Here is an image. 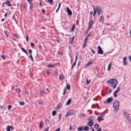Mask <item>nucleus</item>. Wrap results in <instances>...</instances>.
Here are the masks:
<instances>
[{
	"instance_id": "obj_56",
	"label": "nucleus",
	"mask_w": 131,
	"mask_h": 131,
	"mask_svg": "<svg viewBox=\"0 0 131 131\" xmlns=\"http://www.w3.org/2000/svg\"><path fill=\"white\" fill-rule=\"evenodd\" d=\"M126 58H127V57H124L123 58V61H126Z\"/></svg>"
},
{
	"instance_id": "obj_62",
	"label": "nucleus",
	"mask_w": 131,
	"mask_h": 131,
	"mask_svg": "<svg viewBox=\"0 0 131 131\" xmlns=\"http://www.w3.org/2000/svg\"><path fill=\"white\" fill-rule=\"evenodd\" d=\"M31 47H34V44L32 43H31Z\"/></svg>"
},
{
	"instance_id": "obj_21",
	"label": "nucleus",
	"mask_w": 131,
	"mask_h": 131,
	"mask_svg": "<svg viewBox=\"0 0 131 131\" xmlns=\"http://www.w3.org/2000/svg\"><path fill=\"white\" fill-rule=\"evenodd\" d=\"M92 62H91V60L86 65H85V67L88 66H89L92 63Z\"/></svg>"
},
{
	"instance_id": "obj_16",
	"label": "nucleus",
	"mask_w": 131,
	"mask_h": 131,
	"mask_svg": "<svg viewBox=\"0 0 131 131\" xmlns=\"http://www.w3.org/2000/svg\"><path fill=\"white\" fill-rule=\"evenodd\" d=\"M74 39V36L72 38H71V39L69 41V43L70 44H71L73 41Z\"/></svg>"
},
{
	"instance_id": "obj_39",
	"label": "nucleus",
	"mask_w": 131,
	"mask_h": 131,
	"mask_svg": "<svg viewBox=\"0 0 131 131\" xmlns=\"http://www.w3.org/2000/svg\"><path fill=\"white\" fill-rule=\"evenodd\" d=\"M70 85H67V89L68 90H69L70 89Z\"/></svg>"
},
{
	"instance_id": "obj_24",
	"label": "nucleus",
	"mask_w": 131,
	"mask_h": 131,
	"mask_svg": "<svg viewBox=\"0 0 131 131\" xmlns=\"http://www.w3.org/2000/svg\"><path fill=\"white\" fill-rule=\"evenodd\" d=\"M94 126L95 129L97 128L99 126V125L96 123L95 124Z\"/></svg>"
},
{
	"instance_id": "obj_51",
	"label": "nucleus",
	"mask_w": 131,
	"mask_h": 131,
	"mask_svg": "<svg viewBox=\"0 0 131 131\" xmlns=\"http://www.w3.org/2000/svg\"><path fill=\"white\" fill-rule=\"evenodd\" d=\"M61 114H60L59 115V121H60L61 120Z\"/></svg>"
},
{
	"instance_id": "obj_3",
	"label": "nucleus",
	"mask_w": 131,
	"mask_h": 131,
	"mask_svg": "<svg viewBox=\"0 0 131 131\" xmlns=\"http://www.w3.org/2000/svg\"><path fill=\"white\" fill-rule=\"evenodd\" d=\"M96 10L98 15H100L101 12V8L100 7L97 6L96 7Z\"/></svg>"
},
{
	"instance_id": "obj_29",
	"label": "nucleus",
	"mask_w": 131,
	"mask_h": 131,
	"mask_svg": "<svg viewBox=\"0 0 131 131\" xmlns=\"http://www.w3.org/2000/svg\"><path fill=\"white\" fill-rule=\"evenodd\" d=\"M47 67L48 68H53L54 67V66L53 65L50 64Z\"/></svg>"
},
{
	"instance_id": "obj_46",
	"label": "nucleus",
	"mask_w": 131,
	"mask_h": 131,
	"mask_svg": "<svg viewBox=\"0 0 131 131\" xmlns=\"http://www.w3.org/2000/svg\"><path fill=\"white\" fill-rule=\"evenodd\" d=\"M104 114H105V113H104V112H103L101 114V115L102 117H104Z\"/></svg>"
},
{
	"instance_id": "obj_58",
	"label": "nucleus",
	"mask_w": 131,
	"mask_h": 131,
	"mask_svg": "<svg viewBox=\"0 0 131 131\" xmlns=\"http://www.w3.org/2000/svg\"><path fill=\"white\" fill-rule=\"evenodd\" d=\"M49 127H47L45 129V131H47L48 130V129H49Z\"/></svg>"
},
{
	"instance_id": "obj_40",
	"label": "nucleus",
	"mask_w": 131,
	"mask_h": 131,
	"mask_svg": "<svg viewBox=\"0 0 131 131\" xmlns=\"http://www.w3.org/2000/svg\"><path fill=\"white\" fill-rule=\"evenodd\" d=\"M48 1L50 4L52 5V3L53 2V0H48Z\"/></svg>"
},
{
	"instance_id": "obj_42",
	"label": "nucleus",
	"mask_w": 131,
	"mask_h": 131,
	"mask_svg": "<svg viewBox=\"0 0 131 131\" xmlns=\"http://www.w3.org/2000/svg\"><path fill=\"white\" fill-rule=\"evenodd\" d=\"M29 57L30 58H31V59L32 61L33 62V58L32 57V56L31 55V54H30Z\"/></svg>"
},
{
	"instance_id": "obj_43",
	"label": "nucleus",
	"mask_w": 131,
	"mask_h": 131,
	"mask_svg": "<svg viewBox=\"0 0 131 131\" xmlns=\"http://www.w3.org/2000/svg\"><path fill=\"white\" fill-rule=\"evenodd\" d=\"M1 57H2V58L4 60H5L6 58L5 56L3 55H1Z\"/></svg>"
},
{
	"instance_id": "obj_60",
	"label": "nucleus",
	"mask_w": 131,
	"mask_h": 131,
	"mask_svg": "<svg viewBox=\"0 0 131 131\" xmlns=\"http://www.w3.org/2000/svg\"><path fill=\"white\" fill-rule=\"evenodd\" d=\"M124 114L125 115H128V114L126 112H124Z\"/></svg>"
},
{
	"instance_id": "obj_38",
	"label": "nucleus",
	"mask_w": 131,
	"mask_h": 131,
	"mask_svg": "<svg viewBox=\"0 0 131 131\" xmlns=\"http://www.w3.org/2000/svg\"><path fill=\"white\" fill-rule=\"evenodd\" d=\"M127 64V62L126 61H123V64L124 66L126 65Z\"/></svg>"
},
{
	"instance_id": "obj_47",
	"label": "nucleus",
	"mask_w": 131,
	"mask_h": 131,
	"mask_svg": "<svg viewBox=\"0 0 131 131\" xmlns=\"http://www.w3.org/2000/svg\"><path fill=\"white\" fill-rule=\"evenodd\" d=\"M17 93H19L20 92L19 90L18 89H15Z\"/></svg>"
},
{
	"instance_id": "obj_12",
	"label": "nucleus",
	"mask_w": 131,
	"mask_h": 131,
	"mask_svg": "<svg viewBox=\"0 0 131 131\" xmlns=\"http://www.w3.org/2000/svg\"><path fill=\"white\" fill-rule=\"evenodd\" d=\"M78 58V56L77 55H76L75 56V62L73 63L72 66H73L75 67L76 65V63L77 61V60Z\"/></svg>"
},
{
	"instance_id": "obj_33",
	"label": "nucleus",
	"mask_w": 131,
	"mask_h": 131,
	"mask_svg": "<svg viewBox=\"0 0 131 131\" xmlns=\"http://www.w3.org/2000/svg\"><path fill=\"white\" fill-rule=\"evenodd\" d=\"M40 94L42 96H43L45 94L44 92L42 90L40 91Z\"/></svg>"
},
{
	"instance_id": "obj_23",
	"label": "nucleus",
	"mask_w": 131,
	"mask_h": 131,
	"mask_svg": "<svg viewBox=\"0 0 131 131\" xmlns=\"http://www.w3.org/2000/svg\"><path fill=\"white\" fill-rule=\"evenodd\" d=\"M75 27V25H72V29H71V32H73L74 31V29Z\"/></svg>"
},
{
	"instance_id": "obj_6",
	"label": "nucleus",
	"mask_w": 131,
	"mask_h": 131,
	"mask_svg": "<svg viewBox=\"0 0 131 131\" xmlns=\"http://www.w3.org/2000/svg\"><path fill=\"white\" fill-rule=\"evenodd\" d=\"M112 101V99L110 97H109L107 99L106 101H105L104 102V104H107V102L108 103H110Z\"/></svg>"
},
{
	"instance_id": "obj_32",
	"label": "nucleus",
	"mask_w": 131,
	"mask_h": 131,
	"mask_svg": "<svg viewBox=\"0 0 131 131\" xmlns=\"http://www.w3.org/2000/svg\"><path fill=\"white\" fill-rule=\"evenodd\" d=\"M54 74L56 75V76H57L58 75V72L56 71L55 70L54 71Z\"/></svg>"
},
{
	"instance_id": "obj_59",
	"label": "nucleus",
	"mask_w": 131,
	"mask_h": 131,
	"mask_svg": "<svg viewBox=\"0 0 131 131\" xmlns=\"http://www.w3.org/2000/svg\"><path fill=\"white\" fill-rule=\"evenodd\" d=\"M66 93V90L65 89H64V92H63V95H65V94Z\"/></svg>"
},
{
	"instance_id": "obj_15",
	"label": "nucleus",
	"mask_w": 131,
	"mask_h": 131,
	"mask_svg": "<svg viewBox=\"0 0 131 131\" xmlns=\"http://www.w3.org/2000/svg\"><path fill=\"white\" fill-rule=\"evenodd\" d=\"M99 19L100 21H102V23H103V22H104V21H103L102 20H104V17L102 15L101 16V17L99 18Z\"/></svg>"
},
{
	"instance_id": "obj_9",
	"label": "nucleus",
	"mask_w": 131,
	"mask_h": 131,
	"mask_svg": "<svg viewBox=\"0 0 131 131\" xmlns=\"http://www.w3.org/2000/svg\"><path fill=\"white\" fill-rule=\"evenodd\" d=\"M73 114L71 112L68 111L66 113L65 117H67L68 116H70Z\"/></svg>"
},
{
	"instance_id": "obj_53",
	"label": "nucleus",
	"mask_w": 131,
	"mask_h": 131,
	"mask_svg": "<svg viewBox=\"0 0 131 131\" xmlns=\"http://www.w3.org/2000/svg\"><path fill=\"white\" fill-rule=\"evenodd\" d=\"M28 39H29V38L28 37V36H26V40L27 42H28Z\"/></svg>"
},
{
	"instance_id": "obj_49",
	"label": "nucleus",
	"mask_w": 131,
	"mask_h": 131,
	"mask_svg": "<svg viewBox=\"0 0 131 131\" xmlns=\"http://www.w3.org/2000/svg\"><path fill=\"white\" fill-rule=\"evenodd\" d=\"M27 1L30 4H31L32 0H27Z\"/></svg>"
},
{
	"instance_id": "obj_45",
	"label": "nucleus",
	"mask_w": 131,
	"mask_h": 131,
	"mask_svg": "<svg viewBox=\"0 0 131 131\" xmlns=\"http://www.w3.org/2000/svg\"><path fill=\"white\" fill-rule=\"evenodd\" d=\"M86 42H84L83 46V48H84L86 46Z\"/></svg>"
},
{
	"instance_id": "obj_5",
	"label": "nucleus",
	"mask_w": 131,
	"mask_h": 131,
	"mask_svg": "<svg viewBox=\"0 0 131 131\" xmlns=\"http://www.w3.org/2000/svg\"><path fill=\"white\" fill-rule=\"evenodd\" d=\"M94 23L93 19H90L88 23V27L91 28Z\"/></svg>"
},
{
	"instance_id": "obj_36",
	"label": "nucleus",
	"mask_w": 131,
	"mask_h": 131,
	"mask_svg": "<svg viewBox=\"0 0 131 131\" xmlns=\"http://www.w3.org/2000/svg\"><path fill=\"white\" fill-rule=\"evenodd\" d=\"M0 107L1 109L3 111H4L5 110V108L4 106H1Z\"/></svg>"
},
{
	"instance_id": "obj_54",
	"label": "nucleus",
	"mask_w": 131,
	"mask_h": 131,
	"mask_svg": "<svg viewBox=\"0 0 131 131\" xmlns=\"http://www.w3.org/2000/svg\"><path fill=\"white\" fill-rule=\"evenodd\" d=\"M12 107V106L11 105H8V109L9 110H10V108Z\"/></svg>"
},
{
	"instance_id": "obj_48",
	"label": "nucleus",
	"mask_w": 131,
	"mask_h": 131,
	"mask_svg": "<svg viewBox=\"0 0 131 131\" xmlns=\"http://www.w3.org/2000/svg\"><path fill=\"white\" fill-rule=\"evenodd\" d=\"M9 126V128L12 130H13L14 129V127L13 126Z\"/></svg>"
},
{
	"instance_id": "obj_8",
	"label": "nucleus",
	"mask_w": 131,
	"mask_h": 131,
	"mask_svg": "<svg viewBox=\"0 0 131 131\" xmlns=\"http://www.w3.org/2000/svg\"><path fill=\"white\" fill-rule=\"evenodd\" d=\"M95 117L94 116H92L88 119V120L89 121H91L93 122L95 120Z\"/></svg>"
},
{
	"instance_id": "obj_13",
	"label": "nucleus",
	"mask_w": 131,
	"mask_h": 131,
	"mask_svg": "<svg viewBox=\"0 0 131 131\" xmlns=\"http://www.w3.org/2000/svg\"><path fill=\"white\" fill-rule=\"evenodd\" d=\"M20 48L23 52L25 53L27 56H28V54L27 51L24 48L20 47Z\"/></svg>"
},
{
	"instance_id": "obj_57",
	"label": "nucleus",
	"mask_w": 131,
	"mask_h": 131,
	"mask_svg": "<svg viewBox=\"0 0 131 131\" xmlns=\"http://www.w3.org/2000/svg\"><path fill=\"white\" fill-rule=\"evenodd\" d=\"M97 11L96 10H94V13L93 14L94 15L95 14H96V12Z\"/></svg>"
},
{
	"instance_id": "obj_17",
	"label": "nucleus",
	"mask_w": 131,
	"mask_h": 131,
	"mask_svg": "<svg viewBox=\"0 0 131 131\" xmlns=\"http://www.w3.org/2000/svg\"><path fill=\"white\" fill-rule=\"evenodd\" d=\"M89 129V127L87 126H85L84 127H83L84 130L86 131H88Z\"/></svg>"
},
{
	"instance_id": "obj_55",
	"label": "nucleus",
	"mask_w": 131,
	"mask_h": 131,
	"mask_svg": "<svg viewBox=\"0 0 131 131\" xmlns=\"http://www.w3.org/2000/svg\"><path fill=\"white\" fill-rule=\"evenodd\" d=\"M29 53L30 54H31L32 53V50H31V49H29Z\"/></svg>"
},
{
	"instance_id": "obj_18",
	"label": "nucleus",
	"mask_w": 131,
	"mask_h": 131,
	"mask_svg": "<svg viewBox=\"0 0 131 131\" xmlns=\"http://www.w3.org/2000/svg\"><path fill=\"white\" fill-rule=\"evenodd\" d=\"M71 99H69L67 101L66 104L67 105H68L70 104L71 102Z\"/></svg>"
},
{
	"instance_id": "obj_4",
	"label": "nucleus",
	"mask_w": 131,
	"mask_h": 131,
	"mask_svg": "<svg viewBox=\"0 0 131 131\" xmlns=\"http://www.w3.org/2000/svg\"><path fill=\"white\" fill-rule=\"evenodd\" d=\"M98 50H97L98 53L99 54H103L104 51L102 49L101 47L100 46L98 47Z\"/></svg>"
},
{
	"instance_id": "obj_2",
	"label": "nucleus",
	"mask_w": 131,
	"mask_h": 131,
	"mask_svg": "<svg viewBox=\"0 0 131 131\" xmlns=\"http://www.w3.org/2000/svg\"><path fill=\"white\" fill-rule=\"evenodd\" d=\"M119 103L117 101H115L113 104V106L115 109L114 111L116 112L117 111L119 107Z\"/></svg>"
},
{
	"instance_id": "obj_63",
	"label": "nucleus",
	"mask_w": 131,
	"mask_h": 131,
	"mask_svg": "<svg viewBox=\"0 0 131 131\" xmlns=\"http://www.w3.org/2000/svg\"><path fill=\"white\" fill-rule=\"evenodd\" d=\"M97 131H101V128H99L97 130Z\"/></svg>"
},
{
	"instance_id": "obj_34",
	"label": "nucleus",
	"mask_w": 131,
	"mask_h": 131,
	"mask_svg": "<svg viewBox=\"0 0 131 131\" xmlns=\"http://www.w3.org/2000/svg\"><path fill=\"white\" fill-rule=\"evenodd\" d=\"M33 6V4H30V7H29V9L30 10H31L32 9V8Z\"/></svg>"
},
{
	"instance_id": "obj_64",
	"label": "nucleus",
	"mask_w": 131,
	"mask_h": 131,
	"mask_svg": "<svg viewBox=\"0 0 131 131\" xmlns=\"http://www.w3.org/2000/svg\"><path fill=\"white\" fill-rule=\"evenodd\" d=\"M128 58L130 59V61L131 62V56H129L128 57Z\"/></svg>"
},
{
	"instance_id": "obj_50",
	"label": "nucleus",
	"mask_w": 131,
	"mask_h": 131,
	"mask_svg": "<svg viewBox=\"0 0 131 131\" xmlns=\"http://www.w3.org/2000/svg\"><path fill=\"white\" fill-rule=\"evenodd\" d=\"M88 39V37H86L85 38L84 42H87V41Z\"/></svg>"
},
{
	"instance_id": "obj_7",
	"label": "nucleus",
	"mask_w": 131,
	"mask_h": 131,
	"mask_svg": "<svg viewBox=\"0 0 131 131\" xmlns=\"http://www.w3.org/2000/svg\"><path fill=\"white\" fill-rule=\"evenodd\" d=\"M66 12L68 13V14L69 15L71 16L72 15V12L68 7H67Z\"/></svg>"
},
{
	"instance_id": "obj_27",
	"label": "nucleus",
	"mask_w": 131,
	"mask_h": 131,
	"mask_svg": "<svg viewBox=\"0 0 131 131\" xmlns=\"http://www.w3.org/2000/svg\"><path fill=\"white\" fill-rule=\"evenodd\" d=\"M117 93L115 91L113 93V96L115 97H116L117 96V95L116 94Z\"/></svg>"
},
{
	"instance_id": "obj_52",
	"label": "nucleus",
	"mask_w": 131,
	"mask_h": 131,
	"mask_svg": "<svg viewBox=\"0 0 131 131\" xmlns=\"http://www.w3.org/2000/svg\"><path fill=\"white\" fill-rule=\"evenodd\" d=\"M42 125L41 122H40V128H42Z\"/></svg>"
},
{
	"instance_id": "obj_1",
	"label": "nucleus",
	"mask_w": 131,
	"mask_h": 131,
	"mask_svg": "<svg viewBox=\"0 0 131 131\" xmlns=\"http://www.w3.org/2000/svg\"><path fill=\"white\" fill-rule=\"evenodd\" d=\"M107 83L113 84V85H111V86L113 87L114 89H115L117 84V81L116 80L114 79H110L107 81Z\"/></svg>"
},
{
	"instance_id": "obj_35",
	"label": "nucleus",
	"mask_w": 131,
	"mask_h": 131,
	"mask_svg": "<svg viewBox=\"0 0 131 131\" xmlns=\"http://www.w3.org/2000/svg\"><path fill=\"white\" fill-rule=\"evenodd\" d=\"M57 107V108L58 110H59L61 108V106L60 105H58Z\"/></svg>"
},
{
	"instance_id": "obj_37",
	"label": "nucleus",
	"mask_w": 131,
	"mask_h": 131,
	"mask_svg": "<svg viewBox=\"0 0 131 131\" xmlns=\"http://www.w3.org/2000/svg\"><path fill=\"white\" fill-rule=\"evenodd\" d=\"M91 28H90V27H88L86 31V32L85 33V34H87L89 31L90 29H91Z\"/></svg>"
},
{
	"instance_id": "obj_19",
	"label": "nucleus",
	"mask_w": 131,
	"mask_h": 131,
	"mask_svg": "<svg viewBox=\"0 0 131 131\" xmlns=\"http://www.w3.org/2000/svg\"><path fill=\"white\" fill-rule=\"evenodd\" d=\"M85 116V114L82 113L79 115V117L80 118H83Z\"/></svg>"
},
{
	"instance_id": "obj_61",
	"label": "nucleus",
	"mask_w": 131,
	"mask_h": 131,
	"mask_svg": "<svg viewBox=\"0 0 131 131\" xmlns=\"http://www.w3.org/2000/svg\"><path fill=\"white\" fill-rule=\"evenodd\" d=\"M60 130V128H58L57 129L55 130L54 131H59Z\"/></svg>"
},
{
	"instance_id": "obj_44",
	"label": "nucleus",
	"mask_w": 131,
	"mask_h": 131,
	"mask_svg": "<svg viewBox=\"0 0 131 131\" xmlns=\"http://www.w3.org/2000/svg\"><path fill=\"white\" fill-rule=\"evenodd\" d=\"M19 103L20 105L23 106L24 104V102H19Z\"/></svg>"
},
{
	"instance_id": "obj_28",
	"label": "nucleus",
	"mask_w": 131,
	"mask_h": 131,
	"mask_svg": "<svg viewBox=\"0 0 131 131\" xmlns=\"http://www.w3.org/2000/svg\"><path fill=\"white\" fill-rule=\"evenodd\" d=\"M120 89L121 88L119 86L118 88L115 91L117 93L119 91Z\"/></svg>"
},
{
	"instance_id": "obj_25",
	"label": "nucleus",
	"mask_w": 131,
	"mask_h": 131,
	"mask_svg": "<svg viewBox=\"0 0 131 131\" xmlns=\"http://www.w3.org/2000/svg\"><path fill=\"white\" fill-rule=\"evenodd\" d=\"M56 114V111H53L52 112V115L53 116H54Z\"/></svg>"
},
{
	"instance_id": "obj_22",
	"label": "nucleus",
	"mask_w": 131,
	"mask_h": 131,
	"mask_svg": "<svg viewBox=\"0 0 131 131\" xmlns=\"http://www.w3.org/2000/svg\"><path fill=\"white\" fill-rule=\"evenodd\" d=\"M111 63H110L108 66V69L107 70V71H109L110 70L111 67Z\"/></svg>"
},
{
	"instance_id": "obj_31",
	"label": "nucleus",
	"mask_w": 131,
	"mask_h": 131,
	"mask_svg": "<svg viewBox=\"0 0 131 131\" xmlns=\"http://www.w3.org/2000/svg\"><path fill=\"white\" fill-rule=\"evenodd\" d=\"M10 2L9 1H7L6 2H5V4H6L8 6V5L9 4H10Z\"/></svg>"
},
{
	"instance_id": "obj_14",
	"label": "nucleus",
	"mask_w": 131,
	"mask_h": 131,
	"mask_svg": "<svg viewBox=\"0 0 131 131\" xmlns=\"http://www.w3.org/2000/svg\"><path fill=\"white\" fill-rule=\"evenodd\" d=\"M78 131H82L83 130H84L83 126L79 127L78 128Z\"/></svg>"
},
{
	"instance_id": "obj_11",
	"label": "nucleus",
	"mask_w": 131,
	"mask_h": 131,
	"mask_svg": "<svg viewBox=\"0 0 131 131\" xmlns=\"http://www.w3.org/2000/svg\"><path fill=\"white\" fill-rule=\"evenodd\" d=\"M93 123L92 121H89L87 123V125L89 126H92L93 124Z\"/></svg>"
},
{
	"instance_id": "obj_26",
	"label": "nucleus",
	"mask_w": 131,
	"mask_h": 131,
	"mask_svg": "<svg viewBox=\"0 0 131 131\" xmlns=\"http://www.w3.org/2000/svg\"><path fill=\"white\" fill-rule=\"evenodd\" d=\"M45 123L46 125H48L49 123V121L48 119H46L45 120Z\"/></svg>"
},
{
	"instance_id": "obj_41",
	"label": "nucleus",
	"mask_w": 131,
	"mask_h": 131,
	"mask_svg": "<svg viewBox=\"0 0 131 131\" xmlns=\"http://www.w3.org/2000/svg\"><path fill=\"white\" fill-rule=\"evenodd\" d=\"M91 80H88V79L86 80V84H88L90 82Z\"/></svg>"
},
{
	"instance_id": "obj_30",
	"label": "nucleus",
	"mask_w": 131,
	"mask_h": 131,
	"mask_svg": "<svg viewBox=\"0 0 131 131\" xmlns=\"http://www.w3.org/2000/svg\"><path fill=\"white\" fill-rule=\"evenodd\" d=\"M9 127H10L9 126H7L6 129H7V131H10V129Z\"/></svg>"
},
{
	"instance_id": "obj_20",
	"label": "nucleus",
	"mask_w": 131,
	"mask_h": 131,
	"mask_svg": "<svg viewBox=\"0 0 131 131\" xmlns=\"http://www.w3.org/2000/svg\"><path fill=\"white\" fill-rule=\"evenodd\" d=\"M59 78L60 80L63 81V80L65 79V77L63 75V77H61V76L60 75L59 76Z\"/></svg>"
},
{
	"instance_id": "obj_10",
	"label": "nucleus",
	"mask_w": 131,
	"mask_h": 131,
	"mask_svg": "<svg viewBox=\"0 0 131 131\" xmlns=\"http://www.w3.org/2000/svg\"><path fill=\"white\" fill-rule=\"evenodd\" d=\"M126 120L129 123H131V119L130 118V117H129V116L128 115H127L126 116Z\"/></svg>"
}]
</instances>
